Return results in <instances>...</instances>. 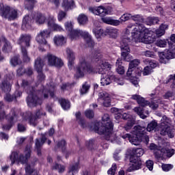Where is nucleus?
<instances>
[{"label":"nucleus","instance_id":"f257e3e1","mask_svg":"<svg viewBox=\"0 0 175 175\" xmlns=\"http://www.w3.org/2000/svg\"><path fill=\"white\" fill-rule=\"evenodd\" d=\"M92 54L94 59L98 62L96 69L87 62L85 57H81L79 59V64L75 68L77 79L84 77L87 73H98L99 75H102V76H105L106 73L111 72L109 70L111 69V65L108 62H103L101 59L102 57H100V53L94 52Z\"/></svg>","mask_w":175,"mask_h":175},{"label":"nucleus","instance_id":"f03ea898","mask_svg":"<svg viewBox=\"0 0 175 175\" xmlns=\"http://www.w3.org/2000/svg\"><path fill=\"white\" fill-rule=\"evenodd\" d=\"M167 25L161 24L158 29L155 32L147 29L144 25H139L135 26L133 25H130L128 28H133L134 31V40L135 42H139L142 43H145L146 44H150L155 42V38H161L165 35V29H167Z\"/></svg>","mask_w":175,"mask_h":175},{"label":"nucleus","instance_id":"7ed1b4c3","mask_svg":"<svg viewBox=\"0 0 175 175\" xmlns=\"http://www.w3.org/2000/svg\"><path fill=\"white\" fill-rule=\"evenodd\" d=\"M32 85H33V82H29L25 79L22 81L21 86L28 94L27 102L29 107H35L38 105H42L43 98L44 99H47L49 94L51 98H54V87L51 86L49 90L43 87L42 91H39L38 94L36 95L35 88Z\"/></svg>","mask_w":175,"mask_h":175},{"label":"nucleus","instance_id":"20e7f679","mask_svg":"<svg viewBox=\"0 0 175 175\" xmlns=\"http://www.w3.org/2000/svg\"><path fill=\"white\" fill-rule=\"evenodd\" d=\"M94 131L98 135H103L106 140L116 142L117 137H114L113 133V122L110 120L109 114H105L102 117V122L96 123L94 124Z\"/></svg>","mask_w":175,"mask_h":175},{"label":"nucleus","instance_id":"39448f33","mask_svg":"<svg viewBox=\"0 0 175 175\" xmlns=\"http://www.w3.org/2000/svg\"><path fill=\"white\" fill-rule=\"evenodd\" d=\"M144 131L146 129L141 126H135L133 128L132 131L133 137L129 133H126L124 135H122V139H128L131 144H134V146H139L142 142L146 143V144H148V142H150V138L148 135L144 134Z\"/></svg>","mask_w":175,"mask_h":175},{"label":"nucleus","instance_id":"423d86ee","mask_svg":"<svg viewBox=\"0 0 175 175\" xmlns=\"http://www.w3.org/2000/svg\"><path fill=\"white\" fill-rule=\"evenodd\" d=\"M64 27L69 33V36L71 40H76L79 39V36H82L85 39L86 44L89 47H94L95 46V42L92 40V38L87 31H83L80 29H73V24L72 22H66Z\"/></svg>","mask_w":175,"mask_h":175},{"label":"nucleus","instance_id":"0eeeda50","mask_svg":"<svg viewBox=\"0 0 175 175\" xmlns=\"http://www.w3.org/2000/svg\"><path fill=\"white\" fill-rule=\"evenodd\" d=\"M17 44L21 46V53L23 62H29L31 57L28 55L27 49L31 46V36L29 34H22L17 40Z\"/></svg>","mask_w":175,"mask_h":175},{"label":"nucleus","instance_id":"6e6552de","mask_svg":"<svg viewBox=\"0 0 175 175\" xmlns=\"http://www.w3.org/2000/svg\"><path fill=\"white\" fill-rule=\"evenodd\" d=\"M0 16L8 21H14L18 18V10L7 5H0Z\"/></svg>","mask_w":175,"mask_h":175},{"label":"nucleus","instance_id":"1a4fd4ad","mask_svg":"<svg viewBox=\"0 0 175 175\" xmlns=\"http://www.w3.org/2000/svg\"><path fill=\"white\" fill-rule=\"evenodd\" d=\"M132 99H134V100H137V103L142 107H146V106H149V107H150V109H152L153 110L158 109L159 103H162V101L161 100V98L159 97L152 98V100H151V103L146 100L144 98L137 94L133 95Z\"/></svg>","mask_w":175,"mask_h":175},{"label":"nucleus","instance_id":"9d476101","mask_svg":"<svg viewBox=\"0 0 175 175\" xmlns=\"http://www.w3.org/2000/svg\"><path fill=\"white\" fill-rule=\"evenodd\" d=\"M133 151L135 155L130 157V162L132 163L133 168H129L128 172H131V170H139L142 167L140 157H142L144 154V150L143 148H133Z\"/></svg>","mask_w":175,"mask_h":175},{"label":"nucleus","instance_id":"9b49d317","mask_svg":"<svg viewBox=\"0 0 175 175\" xmlns=\"http://www.w3.org/2000/svg\"><path fill=\"white\" fill-rule=\"evenodd\" d=\"M130 42L131 38L126 36H124L120 42L121 55L124 61H126V62H129L131 59H133L132 55L129 54V53H131V49L129 48L128 43Z\"/></svg>","mask_w":175,"mask_h":175},{"label":"nucleus","instance_id":"f8f14e48","mask_svg":"<svg viewBox=\"0 0 175 175\" xmlns=\"http://www.w3.org/2000/svg\"><path fill=\"white\" fill-rule=\"evenodd\" d=\"M160 133L162 136H168V137H174V134L170 129V120L166 116H163L160 124Z\"/></svg>","mask_w":175,"mask_h":175},{"label":"nucleus","instance_id":"ddd939ff","mask_svg":"<svg viewBox=\"0 0 175 175\" xmlns=\"http://www.w3.org/2000/svg\"><path fill=\"white\" fill-rule=\"evenodd\" d=\"M8 124H3L2 129L4 131H10L12 126L18 121V117L16 114L14 109H12L10 113L7 116Z\"/></svg>","mask_w":175,"mask_h":175},{"label":"nucleus","instance_id":"4468645a","mask_svg":"<svg viewBox=\"0 0 175 175\" xmlns=\"http://www.w3.org/2000/svg\"><path fill=\"white\" fill-rule=\"evenodd\" d=\"M45 59L48 62L49 66H55L56 68H62L64 66V62L62 59L58 58L55 55L52 53H47L45 56Z\"/></svg>","mask_w":175,"mask_h":175},{"label":"nucleus","instance_id":"2eb2a0df","mask_svg":"<svg viewBox=\"0 0 175 175\" xmlns=\"http://www.w3.org/2000/svg\"><path fill=\"white\" fill-rule=\"evenodd\" d=\"M47 38H50V31L45 29L42 30L40 33L37 35L36 38V40L39 44H43L44 46H46L49 49H50V45L47 42Z\"/></svg>","mask_w":175,"mask_h":175},{"label":"nucleus","instance_id":"dca6fc26","mask_svg":"<svg viewBox=\"0 0 175 175\" xmlns=\"http://www.w3.org/2000/svg\"><path fill=\"white\" fill-rule=\"evenodd\" d=\"M43 66H44V62L40 59V57H38L34 63V68L38 73V80L39 81H44V79H46V76L42 72Z\"/></svg>","mask_w":175,"mask_h":175},{"label":"nucleus","instance_id":"f3484780","mask_svg":"<svg viewBox=\"0 0 175 175\" xmlns=\"http://www.w3.org/2000/svg\"><path fill=\"white\" fill-rule=\"evenodd\" d=\"M131 20H133V21H136V25L129 24L126 29V34L128 35V33H129L131 31V35L133 39H135V33H133L135 29L133 27L131 29H129L128 27H129V25H134L135 27H137V25H143L142 23H144V18L140 14H135L131 16Z\"/></svg>","mask_w":175,"mask_h":175},{"label":"nucleus","instance_id":"a211bd4d","mask_svg":"<svg viewBox=\"0 0 175 175\" xmlns=\"http://www.w3.org/2000/svg\"><path fill=\"white\" fill-rule=\"evenodd\" d=\"M89 12L93 13V14H96V16H100V17H105V16L109 14V10L103 5H100L96 8L90 7Z\"/></svg>","mask_w":175,"mask_h":175},{"label":"nucleus","instance_id":"6ab92c4d","mask_svg":"<svg viewBox=\"0 0 175 175\" xmlns=\"http://www.w3.org/2000/svg\"><path fill=\"white\" fill-rule=\"evenodd\" d=\"M98 101L102 103L105 107L111 106V98H110V95L106 92L99 93Z\"/></svg>","mask_w":175,"mask_h":175},{"label":"nucleus","instance_id":"aec40b11","mask_svg":"<svg viewBox=\"0 0 175 175\" xmlns=\"http://www.w3.org/2000/svg\"><path fill=\"white\" fill-rule=\"evenodd\" d=\"M47 25L49 29L52 31H56L57 32H62V31H64V28H62L61 25L55 23V18L53 16H50L48 18Z\"/></svg>","mask_w":175,"mask_h":175},{"label":"nucleus","instance_id":"412c9836","mask_svg":"<svg viewBox=\"0 0 175 175\" xmlns=\"http://www.w3.org/2000/svg\"><path fill=\"white\" fill-rule=\"evenodd\" d=\"M29 158H31V147L27 146L25 150V156L24 154H21L18 158V162L24 165V163L28 162Z\"/></svg>","mask_w":175,"mask_h":175},{"label":"nucleus","instance_id":"4be33fe9","mask_svg":"<svg viewBox=\"0 0 175 175\" xmlns=\"http://www.w3.org/2000/svg\"><path fill=\"white\" fill-rule=\"evenodd\" d=\"M175 58V53L172 50L167 51V52L161 53L159 55V62L161 64H167L169 59Z\"/></svg>","mask_w":175,"mask_h":175},{"label":"nucleus","instance_id":"5701e85b","mask_svg":"<svg viewBox=\"0 0 175 175\" xmlns=\"http://www.w3.org/2000/svg\"><path fill=\"white\" fill-rule=\"evenodd\" d=\"M116 79V76L112 72H108L107 75H101L100 84L101 85H109L111 83L112 80Z\"/></svg>","mask_w":175,"mask_h":175},{"label":"nucleus","instance_id":"b1692460","mask_svg":"<svg viewBox=\"0 0 175 175\" xmlns=\"http://www.w3.org/2000/svg\"><path fill=\"white\" fill-rule=\"evenodd\" d=\"M66 53L67 54V58L68 59V68L69 69H72L75 65V59H76V56L75 55V52L69 48L66 49Z\"/></svg>","mask_w":175,"mask_h":175},{"label":"nucleus","instance_id":"393cba45","mask_svg":"<svg viewBox=\"0 0 175 175\" xmlns=\"http://www.w3.org/2000/svg\"><path fill=\"white\" fill-rule=\"evenodd\" d=\"M46 140H47V138L44 135H42L40 139H36V150L37 151L38 155L39 156L42 155V146H43V144H44V143H46Z\"/></svg>","mask_w":175,"mask_h":175},{"label":"nucleus","instance_id":"a878e982","mask_svg":"<svg viewBox=\"0 0 175 175\" xmlns=\"http://www.w3.org/2000/svg\"><path fill=\"white\" fill-rule=\"evenodd\" d=\"M33 21V15H26L23 20L22 28L23 29H29L32 22Z\"/></svg>","mask_w":175,"mask_h":175},{"label":"nucleus","instance_id":"bb28decb","mask_svg":"<svg viewBox=\"0 0 175 175\" xmlns=\"http://www.w3.org/2000/svg\"><path fill=\"white\" fill-rule=\"evenodd\" d=\"M132 116H131V115L124 113L122 115V118H123V120H128L126 124L124 126V129L126 131H129L132 126H133V125H135V120L133 119H131Z\"/></svg>","mask_w":175,"mask_h":175},{"label":"nucleus","instance_id":"cd10ccee","mask_svg":"<svg viewBox=\"0 0 175 175\" xmlns=\"http://www.w3.org/2000/svg\"><path fill=\"white\" fill-rule=\"evenodd\" d=\"M25 121H28L30 125H33V126H36L38 124V118L36 116H33L31 112L26 113L25 114L24 118Z\"/></svg>","mask_w":175,"mask_h":175},{"label":"nucleus","instance_id":"c85d7f7f","mask_svg":"<svg viewBox=\"0 0 175 175\" xmlns=\"http://www.w3.org/2000/svg\"><path fill=\"white\" fill-rule=\"evenodd\" d=\"M107 35L109 38L116 39L118 36V30L111 27H107L105 30V36H107Z\"/></svg>","mask_w":175,"mask_h":175},{"label":"nucleus","instance_id":"c756f323","mask_svg":"<svg viewBox=\"0 0 175 175\" xmlns=\"http://www.w3.org/2000/svg\"><path fill=\"white\" fill-rule=\"evenodd\" d=\"M154 155L158 161H163V159H166V149H159L154 152Z\"/></svg>","mask_w":175,"mask_h":175},{"label":"nucleus","instance_id":"7c9ffc66","mask_svg":"<svg viewBox=\"0 0 175 175\" xmlns=\"http://www.w3.org/2000/svg\"><path fill=\"white\" fill-rule=\"evenodd\" d=\"M12 77H8L5 81H3L1 85V88L2 91L5 92H10V90H12V83L10 82V79Z\"/></svg>","mask_w":175,"mask_h":175},{"label":"nucleus","instance_id":"2f4dec72","mask_svg":"<svg viewBox=\"0 0 175 175\" xmlns=\"http://www.w3.org/2000/svg\"><path fill=\"white\" fill-rule=\"evenodd\" d=\"M62 6L66 12H68V10H71L75 8V1L73 0H64Z\"/></svg>","mask_w":175,"mask_h":175},{"label":"nucleus","instance_id":"473e14b6","mask_svg":"<svg viewBox=\"0 0 175 175\" xmlns=\"http://www.w3.org/2000/svg\"><path fill=\"white\" fill-rule=\"evenodd\" d=\"M133 110L143 120H144V118H147V116H148V111H144V109L142 107H135Z\"/></svg>","mask_w":175,"mask_h":175},{"label":"nucleus","instance_id":"72a5a7b5","mask_svg":"<svg viewBox=\"0 0 175 175\" xmlns=\"http://www.w3.org/2000/svg\"><path fill=\"white\" fill-rule=\"evenodd\" d=\"M33 20L36 21V24H44V22L46 21V16L42 14V13H36L33 15Z\"/></svg>","mask_w":175,"mask_h":175},{"label":"nucleus","instance_id":"f704fd0d","mask_svg":"<svg viewBox=\"0 0 175 175\" xmlns=\"http://www.w3.org/2000/svg\"><path fill=\"white\" fill-rule=\"evenodd\" d=\"M3 40L4 44L2 47V51H3V53L12 52L13 46H12V44L10 43V42L6 40V38H3Z\"/></svg>","mask_w":175,"mask_h":175},{"label":"nucleus","instance_id":"c9c22d12","mask_svg":"<svg viewBox=\"0 0 175 175\" xmlns=\"http://www.w3.org/2000/svg\"><path fill=\"white\" fill-rule=\"evenodd\" d=\"M80 163L77 162L74 164H72L68 167V174L69 175H74L75 173L79 172V169H80Z\"/></svg>","mask_w":175,"mask_h":175},{"label":"nucleus","instance_id":"e433bc0d","mask_svg":"<svg viewBox=\"0 0 175 175\" xmlns=\"http://www.w3.org/2000/svg\"><path fill=\"white\" fill-rule=\"evenodd\" d=\"M102 21L105 23V24H109L110 25H120L121 24V21L118 20H113L111 19V18L109 17H104L102 18Z\"/></svg>","mask_w":175,"mask_h":175},{"label":"nucleus","instance_id":"4c0bfd02","mask_svg":"<svg viewBox=\"0 0 175 175\" xmlns=\"http://www.w3.org/2000/svg\"><path fill=\"white\" fill-rule=\"evenodd\" d=\"M53 42L55 46H62L66 43L65 38L63 36H55L53 38Z\"/></svg>","mask_w":175,"mask_h":175},{"label":"nucleus","instance_id":"58836bf2","mask_svg":"<svg viewBox=\"0 0 175 175\" xmlns=\"http://www.w3.org/2000/svg\"><path fill=\"white\" fill-rule=\"evenodd\" d=\"M157 126H158V123L155 122V120L150 122L148 124V126L146 129V127H144L145 129L144 132V135H147L146 134V131H147L148 132H152V131H157Z\"/></svg>","mask_w":175,"mask_h":175},{"label":"nucleus","instance_id":"ea45409f","mask_svg":"<svg viewBox=\"0 0 175 175\" xmlns=\"http://www.w3.org/2000/svg\"><path fill=\"white\" fill-rule=\"evenodd\" d=\"M122 59H121L120 58L118 59L116 61V72H118V73L119 75H124V73H125V70L124 69V66H122Z\"/></svg>","mask_w":175,"mask_h":175},{"label":"nucleus","instance_id":"a19ab883","mask_svg":"<svg viewBox=\"0 0 175 175\" xmlns=\"http://www.w3.org/2000/svg\"><path fill=\"white\" fill-rule=\"evenodd\" d=\"M93 33L97 39H99V38L102 36H105V31H103L100 27H96L93 29Z\"/></svg>","mask_w":175,"mask_h":175},{"label":"nucleus","instance_id":"79ce46f5","mask_svg":"<svg viewBox=\"0 0 175 175\" xmlns=\"http://www.w3.org/2000/svg\"><path fill=\"white\" fill-rule=\"evenodd\" d=\"M77 20L80 25H85V24H87V23H88V17H87L84 14H79Z\"/></svg>","mask_w":175,"mask_h":175},{"label":"nucleus","instance_id":"37998d69","mask_svg":"<svg viewBox=\"0 0 175 175\" xmlns=\"http://www.w3.org/2000/svg\"><path fill=\"white\" fill-rule=\"evenodd\" d=\"M37 2L36 0H25V9H27V10H32L33 6H35V3Z\"/></svg>","mask_w":175,"mask_h":175},{"label":"nucleus","instance_id":"c03bdc74","mask_svg":"<svg viewBox=\"0 0 175 175\" xmlns=\"http://www.w3.org/2000/svg\"><path fill=\"white\" fill-rule=\"evenodd\" d=\"M59 102L64 110H68V109H70V103L69 100L62 98L59 100Z\"/></svg>","mask_w":175,"mask_h":175},{"label":"nucleus","instance_id":"a18cd8bd","mask_svg":"<svg viewBox=\"0 0 175 175\" xmlns=\"http://www.w3.org/2000/svg\"><path fill=\"white\" fill-rule=\"evenodd\" d=\"M159 19L157 17H148L146 21L147 25H152L153 24H158Z\"/></svg>","mask_w":175,"mask_h":175},{"label":"nucleus","instance_id":"49530a36","mask_svg":"<svg viewBox=\"0 0 175 175\" xmlns=\"http://www.w3.org/2000/svg\"><path fill=\"white\" fill-rule=\"evenodd\" d=\"M53 169L54 170H57L58 173L61 174L62 173H64V172H65L66 167L64 165L55 163L53 167Z\"/></svg>","mask_w":175,"mask_h":175},{"label":"nucleus","instance_id":"de8ad7c7","mask_svg":"<svg viewBox=\"0 0 175 175\" xmlns=\"http://www.w3.org/2000/svg\"><path fill=\"white\" fill-rule=\"evenodd\" d=\"M10 64L13 66H17L21 64V59H20V56H14L10 59Z\"/></svg>","mask_w":175,"mask_h":175},{"label":"nucleus","instance_id":"09e8293b","mask_svg":"<svg viewBox=\"0 0 175 175\" xmlns=\"http://www.w3.org/2000/svg\"><path fill=\"white\" fill-rule=\"evenodd\" d=\"M18 157V154L16 152H12L11 155L10 156V159L11 161V165H14L16 161H18L17 157Z\"/></svg>","mask_w":175,"mask_h":175},{"label":"nucleus","instance_id":"8fccbe9b","mask_svg":"<svg viewBox=\"0 0 175 175\" xmlns=\"http://www.w3.org/2000/svg\"><path fill=\"white\" fill-rule=\"evenodd\" d=\"M3 107V103L2 101L0 102V121H3L4 118H6V113L2 110Z\"/></svg>","mask_w":175,"mask_h":175},{"label":"nucleus","instance_id":"3c124183","mask_svg":"<svg viewBox=\"0 0 175 175\" xmlns=\"http://www.w3.org/2000/svg\"><path fill=\"white\" fill-rule=\"evenodd\" d=\"M75 117L77 119V121H78V122L80 124V125L81 126H84V120H83V118H81V113L80 111L77 112L75 113Z\"/></svg>","mask_w":175,"mask_h":175},{"label":"nucleus","instance_id":"603ef678","mask_svg":"<svg viewBox=\"0 0 175 175\" xmlns=\"http://www.w3.org/2000/svg\"><path fill=\"white\" fill-rule=\"evenodd\" d=\"M89 90H90V85H88V83L87 82H85L82 85V88L81 89V95H84L85 94H87V92H88Z\"/></svg>","mask_w":175,"mask_h":175},{"label":"nucleus","instance_id":"864d4df0","mask_svg":"<svg viewBox=\"0 0 175 175\" xmlns=\"http://www.w3.org/2000/svg\"><path fill=\"white\" fill-rule=\"evenodd\" d=\"M174 153H175L174 149L165 148L166 158H172V157H173V155H174Z\"/></svg>","mask_w":175,"mask_h":175},{"label":"nucleus","instance_id":"5fc2aeb1","mask_svg":"<svg viewBox=\"0 0 175 175\" xmlns=\"http://www.w3.org/2000/svg\"><path fill=\"white\" fill-rule=\"evenodd\" d=\"M139 64H140V60L134 59L130 62L129 67H131L132 69H134V68H137V66H139Z\"/></svg>","mask_w":175,"mask_h":175},{"label":"nucleus","instance_id":"6e6d98bb","mask_svg":"<svg viewBox=\"0 0 175 175\" xmlns=\"http://www.w3.org/2000/svg\"><path fill=\"white\" fill-rule=\"evenodd\" d=\"M156 45L158 46V47H166V46H167V41L159 40L157 42Z\"/></svg>","mask_w":175,"mask_h":175},{"label":"nucleus","instance_id":"4d7b16f0","mask_svg":"<svg viewBox=\"0 0 175 175\" xmlns=\"http://www.w3.org/2000/svg\"><path fill=\"white\" fill-rule=\"evenodd\" d=\"M152 69L149 66H146L144 68L143 75L144 76H148V75H151L152 73Z\"/></svg>","mask_w":175,"mask_h":175},{"label":"nucleus","instance_id":"13d9d810","mask_svg":"<svg viewBox=\"0 0 175 175\" xmlns=\"http://www.w3.org/2000/svg\"><path fill=\"white\" fill-rule=\"evenodd\" d=\"M25 172L27 175H31L33 173V167H31L29 164H27L25 167Z\"/></svg>","mask_w":175,"mask_h":175},{"label":"nucleus","instance_id":"bf43d9fd","mask_svg":"<svg viewBox=\"0 0 175 175\" xmlns=\"http://www.w3.org/2000/svg\"><path fill=\"white\" fill-rule=\"evenodd\" d=\"M130 18H132V15L131 14H124L121 17H120V20L121 21H128V20H129Z\"/></svg>","mask_w":175,"mask_h":175},{"label":"nucleus","instance_id":"052dcab7","mask_svg":"<svg viewBox=\"0 0 175 175\" xmlns=\"http://www.w3.org/2000/svg\"><path fill=\"white\" fill-rule=\"evenodd\" d=\"M116 170H117V164H113L111 169L108 170L107 174L110 175H114L116 174Z\"/></svg>","mask_w":175,"mask_h":175},{"label":"nucleus","instance_id":"680f3d73","mask_svg":"<svg viewBox=\"0 0 175 175\" xmlns=\"http://www.w3.org/2000/svg\"><path fill=\"white\" fill-rule=\"evenodd\" d=\"M66 16V12L61 10L59 12V14L57 15V20L58 21H62L63 18H65V17Z\"/></svg>","mask_w":175,"mask_h":175},{"label":"nucleus","instance_id":"e2e57ef3","mask_svg":"<svg viewBox=\"0 0 175 175\" xmlns=\"http://www.w3.org/2000/svg\"><path fill=\"white\" fill-rule=\"evenodd\" d=\"M161 167L164 172H169V170L173 169V165L171 164H163Z\"/></svg>","mask_w":175,"mask_h":175},{"label":"nucleus","instance_id":"0e129e2a","mask_svg":"<svg viewBox=\"0 0 175 175\" xmlns=\"http://www.w3.org/2000/svg\"><path fill=\"white\" fill-rule=\"evenodd\" d=\"M85 114L88 118H94V111L91 109L86 110L85 111Z\"/></svg>","mask_w":175,"mask_h":175},{"label":"nucleus","instance_id":"69168bd1","mask_svg":"<svg viewBox=\"0 0 175 175\" xmlns=\"http://www.w3.org/2000/svg\"><path fill=\"white\" fill-rule=\"evenodd\" d=\"M148 63L149 64L150 68L152 69H154L158 66V63L155 62V60H148Z\"/></svg>","mask_w":175,"mask_h":175},{"label":"nucleus","instance_id":"338daca9","mask_svg":"<svg viewBox=\"0 0 175 175\" xmlns=\"http://www.w3.org/2000/svg\"><path fill=\"white\" fill-rule=\"evenodd\" d=\"M146 167H148V169H149V170H152V169H154V161H151V160H148L146 161Z\"/></svg>","mask_w":175,"mask_h":175},{"label":"nucleus","instance_id":"774afa93","mask_svg":"<svg viewBox=\"0 0 175 175\" xmlns=\"http://www.w3.org/2000/svg\"><path fill=\"white\" fill-rule=\"evenodd\" d=\"M142 55H144L145 57H149L152 58L154 57V52L150 51H146L142 52Z\"/></svg>","mask_w":175,"mask_h":175}]
</instances>
